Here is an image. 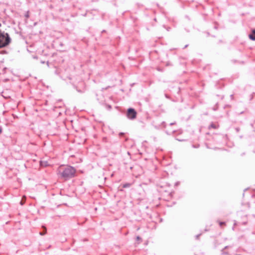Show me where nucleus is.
<instances>
[{"label": "nucleus", "instance_id": "0eeeda50", "mask_svg": "<svg viewBox=\"0 0 255 255\" xmlns=\"http://www.w3.org/2000/svg\"><path fill=\"white\" fill-rule=\"evenodd\" d=\"M220 225L221 227H222V226L225 225V223L224 222H220Z\"/></svg>", "mask_w": 255, "mask_h": 255}, {"label": "nucleus", "instance_id": "39448f33", "mask_svg": "<svg viewBox=\"0 0 255 255\" xmlns=\"http://www.w3.org/2000/svg\"><path fill=\"white\" fill-rule=\"evenodd\" d=\"M25 200H26V197L25 196H23L22 198V200H21V205H23V202L25 201Z\"/></svg>", "mask_w": 255, "mask_h": 255}, {"label": "nucleus", "instance_id": "7ed1b4c3", "mask_svg": "<svg viewBox=\"0 0 255 255\" xmlns=\"http://www.w3.org/2000/svg\"><path fill=\"white\" fill-rule=\"evenodd\" d=\"M136 113L133 109H129L128 110V113H127V116L128 118L131 119H134L136 117Z\"/></svg>", "mask_w": 255, "mask_h": 255}, {"label": "nucleus", "instance_id": "f257e3e1", "mask_svg": "<svg viewBox=\"0 0 255 255\" xmlns=\"http://www.w3.org/2000/svg\"><path fill=\"white\" fill-rule=\"evenodd\" d=\"M58 174L67 179L73 177L75 174V169L70 166H61L58 169Z\"/></svg>", "mask_w": 255, "mask_h": 255}, {"label": "nucleus", "instance_id": "423d86ee", "mask_svg": "<svg viewBox=\"0 0 255 255\" xmlns=\"http://www.w3.org/2000/svg\"><path fill=\"white\" fill-rule=\"evenodd\" d=\"M43 229H44V232L43 233H42V232H40V234L41 235H45V234H46V228H45V227H43Z\"/></svg>", "mask_w": 255, "mask_h": 255}, {"label": "nucleus", "instance_id": "f03ea898", "mask_svg": "<svg viewBox=\"0 0 255 255\" xmlns=\"http://www.w3.org/2000/svg\"><path fill=\"white\" fill-rule=\"evenodd\" d=\"M9 42V38L4 35H0V48L7 45Z\"/></svg>", "mask_w": 255, "mask_h": 255}, {"label": "nucleus", "instance_id": "20e7f679", "mask_svg": "<svg viewBox=\"0 0 255 255\" xmlns=\"http://www.w3.org/2000/svg\"><path fill=\"white\" fill-rule=\"evenodd\" d=\"M250 38L252 39L255 40V30H253L252 34L249 35Z\"/></svg>", "mask_w": 255, "mask_h": 255}, {"label": "nucleus", "instance_id": "6e6552de", "mask_svg": "<svg viewBox=\"0 0 255 255\" xmlns=\"http://www.w3.org/2000/svg\"><path fill=\"white\" fill-rule=\"evenodd\" d=\"M1 129L0 128V134L1 133Z\"/></svg>", "mask_w": 255, "mask_h": 255}]
</instances>
